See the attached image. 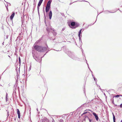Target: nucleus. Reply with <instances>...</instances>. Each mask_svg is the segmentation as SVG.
I'll use <instances>...</instances> for the list:
<instances>
[{
  "label": "nucleus",
  "instance_id": "nucleus-1",
  "mask_svg": "<svg viewBox=\"0 0 122 122\" xmlns=\"http://www.w3.org/2000/svg\"><path fill=\"white\" fill-rule=\"evenodd\" d=\"M33 47L36 50L40 52H44L47 49L45 47H42L38 46H33Z\"/></svg>",
  "mask_w": 122,
  "mask_h": 122
},
{
  "label": "nucleus",
  "instance_id": "nucleus-2",
  "mask_svg": "<svg viewBox=\"0 0 122 122\" xmlns=\"http://www.w3.org/2000/svg\"><path fill=\"white\" fill-rule=\"evenodd\" d=\"M51 1L50 0L48 1L46 8V12H47L49 10L50 7Z\"/></svg>",
  "mask_w": 122,
  "mask_h": 122
},
{
  "label": "nucleus",
  "instance_id": "nucleus-3",
  "mask_svg": "<svg viewBox=\"0 0 122 122\" xmlns=\"http://www.w3.org/2000/svg\"><path fill=\"white\" fill-rule=\"evenodd\" d=\"M69 56L70 57L74 59H76L74 55L72 53L70 52H69Z\"/></svg>",
  "mask_w": 122,
  "mask_h": 122
},
{
  "label": "nucleus",
  "instance_id": "nucleus-4",
  "mask_svg": "<svg viewBox=\"0 0 122 122\" xmlns=\"http://www.w3.org/2000/svg\"><path fill=\"white\" fill-rule=\"evenodd\" d=\"M32 53L33 54V56L34 58L35 59V60L36 61L38 62H40L41 61V59H40V58H38L37 57H36V59H35V55L34 54H33V51L32 52Z\"/></svg>",
  "mask_w": 122,
  "mask_h": 122
},
{
  "label": "nucleus",
  "instance_id": "nucleus-5",
  "mask_svg": "<svg viewBox=\"0 0 122 122\" xmlns=\"http://www.w3.org/2000/svg\"><path fill=\"white\" fill-rule=\"evenodd\" d=\"M92 114L95 116L96 120L97 121L98 120V117L97 114L94 112H93Z\"/></svg>",
  "mask_w": 122,
  "mask_h": 122
},
{
  "label": "nucleus",
  "instance_id": "nucleus-6",
  "mask_svg": "<svg viewBox=\"0 0 122 122\" xmlns=\"http://www.w3.org/2000/svg\"><path fill=\"white\" fill-rule=\"evenodd\" d=\"M52 12L51 11H50L49 14V18L50 20L51 19L52 16Z\"/></svg>",
  "mask_w": 122,
  "mask_h": 122
},
{
  "label": "nucleus",
  "instance_id": "nucleus-7",
  "mask_svg": "<svg viewBox=\"0 0 122 122\" xmlns=\"http://www.w3.org/2000/svg\"><path fill=\"white\" fill-rule=\"evenodd\" d=\"M15 15V12H13L12 14L10 17V19L12 20Z\"/></svg>",
  "mask_w": 122,
  "mask_h": 122
},
{
  "label": "nucleus",
  "instance_id": "nucleus-8",
  "mask_svg": "<svg viewBox=\"0 0 122 122\" xmlns=\"http://www.w3.org/2000/svg\"><path fill=\"white\" fill-rule=\"evenodd\" d=\"M71 25L72 26H74L75 25V23L74 22H71Z\"/></svg>",
  "mask_w": 122,
  "mask_h": 122
},
{
  "label": "nucleus",
  "instance_id": "nucleus-9",
  "mask_svg": "<svg viewBox=\"0 0 122 122\" xmlns=\"http://www.w3.org/2000/svg\"><path fill=\"white\" fill-rule=\"evenodd\" d=\"M112 114H113V122H115V117L113 113H112Z\"/></svg>",
  "mask_w": 122,
  "mask_h": 122
},
{
  "label": "nucleus",
  "instance_id": "nucleus-10",
  "mask_svg": "<svg viewBox=\"0 0 122 122\" xmlns=\"http://www.w3.org/2000/svg\"><path fill=\"white\" fill-rule=\"evenodd\" d=\"M17 114L18 115L20 114V112L18 109H17Z\"/></svg>",
  "mask_w": 122,
  "mask_h": 122
},
{
  "label": "nucleus",
  "instance_id": "nucleus-11",
  "mask_svg": "<svg viewBox=\"0 0 122 122\" xmlns=\"http://www.w3.org/2000/svg\"><path fill=\"white\" fill-rule=\"evenodd\" d=\"M39 41H37L34 44V46H36V45L39 42Z\"/></svg>",
  "mask_w": 122,
  "mask_h": 122
},
{
  "label": "nucleus",
  "instance_id": "nucleus-12",
  "mask_svg": "<svg viewBox=\"0 0 122 122\" xmlns=\"http://www.w3.org/2000/svg\"><path fill=\"white\" fill-rule=\"evenodd\" d=\"M7 94L6 93V102H7L8 100V98L7 97Z\"/></svg>",
  "mask_w": 122,
  "mask_h": 122
},
{
  "label": "nucleus",
  "instance_id": "nucleus-13",
  "mask_svg": "<svg viewBox=\"0 0 122 122\" xmlns=\"http://www.w3.org/2000/svg\"><path fill=\"white\" fill-rule=\"evenodd\" d=\"M46 30H47V31L48 32V33H49V31H50V29H49V28H46Z\"/></svg>",
  "mask_w": 122,
  "mask_h": 122
},
{
  "label": "nucleus",
  "instance_id": "nucleus-14",
  "mask_svg": "<svg viewBox=\"0 0 122 122\" xmlns=\"http://www.w3.org/2000/svg\"><path fill=\"white\" fill-rule=\"evenodd\" d=\"M40 6H37V9H38V14H39V7Z\"/></svg>",
  "mask_w": 122,
  "mask_h": 122
},
{
  "label": "nucleus",
  "instance_id": "nucleus-15",
  "mask_svg": "<svg viewBox=\"0 0 122 122\" xmlns=\"http://www.w3.org/2000/svg\"><path fill=\"white\" fill-rule=\"evenodd\" d=\"M41 3L39 2L38 4V6H40L41 5Z\"/></svg>",
  "mask_w": 122,
  "mask_h": 122
},
{
  "label": "nucleus",
  "instance_id": "nucleus-16",
  "mask_svg": "<svg viewBox=\"0 0 122 122\" xmlns=\"http://www.w3.org/2000/svg\"><path fill=\"white\" fill-rule=\"evenodd\" d=\"M81 34H79L78 36H79V38L80 40V38H81Z\"/></svg>",
  "mask_w": 122,
  "mask_h": 122
},
{
  "label": "nucleus",
  "instance_id": "nucleus-17",
  "mask_svg": "<svg viewBox=\"0 0 122 122\" xmlns=\"http://www.w3.org/2000/svg\"><path fill=\"white\" fill-rule=\"evenodd\" d=\"M93 78H94V80L95 81V82L97 81V79L96 78L94 77H93Z\"/></svg>",
  "mask_w": 122,
  "mask_h": 122
},
{
  "label": "nucleus",
  "instance_id": "nucleus-18",
  "mask_svg": "<svg viewBox=\"0 0 122 122\" xmlns=\"http://www.w3.org/2000/svg\"><path fill=\"white\" fill-rule=\"evenodd\" d=\"M59 122H63V120L62 119H60L59 120Z\"/></svg>",
  "mask_w": 122,
  "mask_h": 122
},
{
  "label": "nucleus",
  "instance_id": "nucleus-19",
  "mask_svg": "<svg viewBox=\"0 0 122 122\" xmlns=\"http://www.w3.org/2000/svg\"><path fill=\"white\" fill-rule=\"evenodd\" d=\"M82 30V29H81L79 31V34H81V30Z\"/></svg>",
  "mask_w": 122,
  "mask_h": 122
},
{
  "label": "nucleus",
  "instance_id": "nucleus-20",
  "mask_svg": "<svg viewBox=\"0 0 122 122\" xmlns=\"http://www.w3.org/2000/svg\"><path fill=\"white\" fill-rule=\"evenodd\" d=\"M119 95H117L116 96H114V97H119Z\"/></svg>",
  "mask_w": 122,
  "mask_h": 122
},
{
  "label": "nucleus",
  "instance_id": "nucleus-21",
  "mask_svg": "<svg viewBox=\"0 0 122 122\" xmlns=\"http://www.w3.org/2000/svg\"><path fill=\"white\" fill-rule=\"evenodd\" d=\"M43 1V0H40L39 2L41 3Z\"/></svg>",
  "mask_w": 122,
  "mask_h": 122
},
{
  "label": "nucleus",
  "instance_id": "nucleus-22",
  "mask_svg": "<svg viewBox=\"0 0 122 122\" xmlns=\"http://www.w3.org/2000/svg\"><path fill=\"white\" fill-rule=\"evenodd\" d=\"M87 112H85L83 113V114H85Z\"/></svg>",
  "mask_w": 122,
  "mask_h": 122
},
{
  "label": "nucleus",
  "instance_id": "nucleus-23",
  "mask_svg": "<svg viewBox=\"0 0 122 122\" xmlns=\"http://www.w3.org/2000/svg\"><path fill=\"white\" fill-rule=\"evenodd\" d=\"M18 118H20V114L18 115Z\"/></svg>",
  "mask_w": 122,
  "mask_h": 122
},
{
  "label": "nucleus",
  "instance_id": "nucleus-24",
  "mask_svg": "<svg viewBox=\"0 0 122 122\" xmlns=\"http://www.w3.org/2000/svg\"><path fill=\"white\" fill-rule=\"evenodd\" d=\"M31 66H30V67H29V71H30V70H31Z\"/></svg>",
  "mask_w": 122,
  "mask_h": 122
},
{
  "label": "nucleus",
  "instance_id": "nucleus-25",
  "mask_svg": "<svg viewBox=\"0 0 122 122\" xmlns=\"http://www.w3.org/2000/svg\"><path fill=\"white\" fill-rule=\"evenodd\" d=\"M65 29V27L63 28L62 30V31L64 30Z\"/></svg>",
  "mask_w": 122,
  "mask_h": 122
},
{
  "label": "nucleus",
  "instance_id": "nucleus-26",
  "mask_svg": "<svg viewBox=\"0 0 122 122\" xmlns=\"http://www.w3.org/2000/svg\"><path fill=\"white\" fill-rule=\"evenodd\" d=\"M120 107L121 108L122 107V103L120 105Z\"/></svg>",
  "mask_w": 122,
  "mask_h": 122
},
{
  "label": "nucleus",
  "instance_id": "nucleus-27",
  "mask_svg": "<svg viewBox=\"0 0 122 122\" xmlns=\"http://www.w3.org/2000/svg\"><path fill=\"white\" fill-rule=\"evenodd\" d=\"M86 63L87 64V65H88V68L89 69V66H88V63H87V62H86Z\"/></svg>",
  "mask_w": 122,
  "mask_h": 122
},
{
  "label": "nucleus",
  "instance_id": "nucleus-28",
  "mask_svg": "<svg viewBox=\"0 0 122 122\" xmlns=\"http://www.w3.org/2000/svg\"><path fill=\"white\" fill-rule=\"evenodd\" d=\"M7 115H8V116L9 115V112H7Z\"/></svg>",
  "mask_w": 122,
  "mask_h": 122
},
{
  "label": "nucleus",
  "instance_id": "nucleus-29",
  "mask_svg": "<svg viewBox=\"0 0 122 122\" xmlns=\"http://www.w3.org/2000/svg\"><path fill=\"white\" fill-rule=\"evenodd\" d=\"M89 122H91V121H92V120H91V119H89Z\"/></svg>",
  "mask_w": 122,
  "mask_h": 122
},
{
  "label": "nucleus",
  "instance_id": "nucleus-30",
  "mask_svg": "<svg viewBox=\"0 0 122 122\" xmlns=\"http://www.w3.org/2000/svg\"><path fill=\"white\" fill-rule=\"evenodd\" d=\"M44 15L45 18V19L46 18V16H45V14H44Z\"/></svg>",
  "mask_w": 122,
  "mask_h": 122
},
{
  "label": "nucleus",
  "instance_id": "nucleus-31",
  "mask_svg": "<svg viewBox=\"0 0 122 122\" xmlns=\"http://www.w3.org/2000/svg\"><path fill=\"white\" fill-rule=\"evenodd\" d=\"M19 61L20 62V58H19Z\"/></svg>",
  "mask_w": 122,
  "mask_h": 122
},
{
  "label": "nucleus",
  "instance_id": "nucleus-32",
  "mask_svg": "<svg viewBox=\"0 0 122 122\" xmlns=\"http://www.w3.org/2000/svg\"><path fill=\"white\" fill-rule=\"evenodd\" d=\"M114 102V101H113V99H112V102Z\"/></svg>",
  "mask_w": 122,
  "mask_h": 122
},
{
  "label": "nucleus",
  "instance_id": "nucleus-33",
  "mask_svg": "<svg viewBox=\"0 0 122 122\" xmlns=\"http://www.w3.org/2000/svg\"><path fill=\"white\" fill-rule=\"evenodd\" d=\"M92 76L93 77H94L93 75H92Z\"/></svg>",
  "mask_w": 122,
  "mask_h": 122
},
{
  "label": "nucleus",
  "instance_id": "nucleus-34",
  "mask_svg": "<svg viewBox=\"0 0 122 122\" xmlns=\"http://www.w3.org/2000/svg\"><path fill=\"white\" fill-rule=\"evenodd\" d=\"M121 122H122V120L121 121Z\"/></svg>",
  "mask_w": 122,
  "mask_h": 122
},
{
  "label": "nucleus",
  "instance_id": "nucleus-35",
  "mask_svg": "<svg viewBox=\"0 0 122 122\" xmlns=\"http://www.w3.org/2000/svg\"><path fill=\"white\" fill-rule=\"evenodd\" d=\"M85 1V0H84V1Z\"/></svg>",
  "mask_w": 122,
  "mask_h": 122
},
{
  "label": "nucleus",
  "instance_id": "nucleus-36",
  "mask_svg": "<svg viewBox=\"0 0 122 122\" xmlns=\"http://www.w3.org/2000/svg\"><path fill=\"white\" fill-rule=\"evenodd\" d=\"M47 48H48V46H47Z\"/></svg>",
  "mask_w": 122,
  "mask_h": 122
},
{
  "label": "nucleus",
  "instance_id": "nucleus-37",
  "mask_svg": "<svg viewBox=\"0 0 122 122\" xmlns=\"http://www.w3.org/2000/svg\"><path fill=\"white\" fill-rule=\"evenodd\" d=\"M53 121H54V120L53 119Z\"/></svg>",
  "mask_w": 122,
  "mask_h": 122
},
{
  "label": "nucleus",
  "instance_id": "nucleus-38",
  "mask_svg": "<svg viewBox=\"0 0 122 122\" xmlns=\"http://www.w3.org/2000/svg\"><path fill=\"white\" fill-rule=\"evenodd\" d=\"M53 121H54V120L53 119Z\"/></svg>",
  "mask_w": 122,
  "mask_h": 122
},
{
  "label": "nucleus",
  "instance_id": "nucleus-39",
  "mask_svg": "<svg viewBox=\"0 0 122 122\" xmlns=\"http://www.w3.org/2000/svg\"><path fill=\"white\" fill-rule=\"evenodd\" d=\"M45 22H46V21H45Z\"/></svg>",
  "mask_w": 122,
  "mask_h": 122
},
{
  "label": "nucleus",
  "instance_id": "nucleus-40",
  "mask_svg": "<svg viewBox=\"0 0 122 122\" xmlns=\"http://www.w3.org/2000/svg\"><path fill=\"white\" fill-rule=\"evenodd\" d=\"M50 28L51 29V27H50Z\"/></svg>",
  "mask_w": 122,
  "mask_h": 122
},
{
  "label": "nucleus",
  "instance_id": "nucleus-41",
  "mask_svg": "<svg viewBox=\"0 0 122 122\" xmlns=\"http://www.w3.org/2000/svg\"><path fill=\"white\" fill-rule=\"evenodd\" d=\"M85 60H86V59H85ZM86 61H87L86 60Z\"/></svg>",
  "mask_w": 122,
  "mask_h": 122
}]
</instances>
